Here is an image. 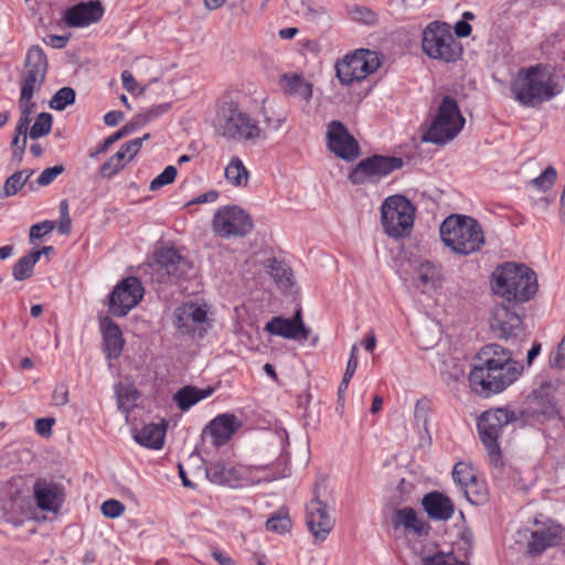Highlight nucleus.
Wrapping results in <instances>:
<instances>
[{
    "label": "nucleus",
    "mask_w": 565,
    "mask_h": 565,
    "mask_svg": "<svg viewBox=\"0 0 565 565\" xmlns=\"http://www.w3.org/2000/svg\"><path fill=\"white\" fill-rule=\"evenodd\" d=\"M70 39H71L70 34H65V35L52 34V35L47 36V40H45V42L55 49H63L68 43Z\"/></svg>",
    "instance_id": "nucleus-58"
},
{
    "label": "nucleus",
    "mask_w": 565,
    "mask_h": 565,
    "mask_svg": "<svg viewBox=\"0 0 565 565\" xmlns=\"http://www.w3.org/2000/svg\"><path fill=\"white\" fill-rule=\"evenodd\" d=\"M206 477L213 483L230 487H236L241 479L238 470L223 461L212 462L206 468Z\"/></svg>",
    "instance_id": "nucleus-29"
},
{
    "label": "nucleus",
    "mask_w": 565,
    "mask_h": 565,
    "mask_svg": "<svg viewBox=\"0 0 565 565\" xmlns=\"http://www.w3.org/2000/svg\"><path fill=\"white\" fill-rule=\"evenodd\" d=\"M431 411V402L428 398H420L416 402L414 416L416 423L428 431L429 413Z\"/></svg>",
    "instance_id": "nucleus-42"
},
{
    "label": "nucleus",
    "mask_w": 565,
    "mask_h": 565,
    "mask_svg": "<svg viewBox=\"0 0 565 565\" xmlns=\"http://www.w3.org/2000/svg\"><path fill=\"white\" fill-rule=\"evenodd\" d=\"M166 436V428L161 424L150 423L145 425L140 430L136 431L134 439L140 446L149 449H161Z\"/></svg>",
    "instance_id": "nucleus-28"
},
{
    "label": "nucleus",
    "mask_w": 565,
    "mask_h": 565,
    "mask_svg": "<svg viewBox=\"0 0 565 565\" xmlns=\"http://www.w3.org/2000/svg\"><path fill=\"white\" fill-rule=\"evenodd\" d=\"M212 557L220 564V565H236L235 564V561L230 557L226 553L220 551V550H214L212 552Z\"/></svg>",
    "instance_id": "nucleus-62"
},
{
    "label": "nucleus",
    "mask_w": 565,
    "mask_h": 565,
    "mask_svg": "<svg viewBox=\"0 0 565 565\" xmlns=\"http://www.w3.org/2000/svg\"><path fill=\"white\" fill-rule=\"evenodd\" d=\"M53 117L49 113H41L35 122L32 125L29 131V136L31 139H38L44 137L50 134L52 128Z\"/></svg>",
    "instance_id": "nucleus-41"
},
{
    "label": "nucleus",
    "mask_w": 565,
    "mask_h": 565,
    "mask_svg": "<svg viewBox=\"0 0 565 565\" xmlns=\"http://www.w3.org/2000/svg\"><path fill=\"white\" fill-rule=\"evenodd\" d=\"M350 14L353 20L365 24H372L376 21V14L366 7L356 6L351 9Z\"/></svg>",
    "instance_id": "nucleus-48"
},
{
    "label": "nucleus",
    "mask_w": 565,
    "mask_h": 565,
    "mask_svg": "<svg viewBox=\"0 0 565 565\" xmlns=\"http://www.w3.org/2000/svg\"><path fill=\"white\" fill-rule=\"evenodd\" d=\"M64 170L62 164L44 169L36 180L38 185L45 186L51 184Z\"/></svg>",
    "instance_id": "nucleus-47"
},
{
    "label": "nucleus",
    "mask_w": 565,
    "mask_h": 565,
    "mask_svg": "<svg viewBox=\"0 0 565 565\" xmlns=\"http://www.w3.org/2000/svg\"><path fill=\"white\" fill-rule=\"evenodd\" d=\"M206 311L202 307L191 303L185 305L177 315L174 326L179 330L193 335L198 332V335L203 338L206 330L202 327L196 328L194 324L202 326L203 323H206Z\"/></svg>",
    "instance_id": "nucleus-23"
},
{
    "label": "nucleus",
    "mask_w": 565,
    "mask_h": 565,
    "mask_svg": "<svg viewBox=\"0 0 565 565\" xmlns=\"http://www.w3.org/2000/svg\"><path fill=\"white\" fill-rule=\"evenodd\" d=\"M241 426L242 423L234 414L225 413L212 419L204 428L203 434H209L215 446H223Z\"/></svg>",
    "instance_id": "nucleus-22"
},
{
    "label": "nucleus",
    "mask_w": 565,
    "mask_h": 565,
    "mask_svg": "<svg viewBox=\"0 0 565 565\" xmlns=\"http://www.w3.org/2000/svg\"><path fill=\"white\" fill-rule=\"evenodd\" d=\"M306 512V523L315 540L326 541L334 526V521L329 515L326 504L319 499H313L307 504Z\"/></svg>",
    "instance_id": "nucleus-19"
},
{
    "label": "nucleus",
    "mask_w": 565,
    "mask_h": 565,
    "mask_svg": "<svg viewBox=\"0 0 565 565\" xmlns=\"http://www.w3.org/2000/svg\"><path fill=\"white\" fill-rule=\"evenodd\" d=\"M226 180L235 186H246L249 179V172L243 161L234 157L225 168Z\"/></svg>",
    "instance_id": "nucleus-34"
},
{
    "label": "nucleus",
    "mask_w": 565,
    "mask_h": 565,
    "mask_svg": "<svg viewBox=\"0 0 565 565\" xmlns=\"http://www.w3.org/2000/svg\"><path fill=\"white\" fill-rule=\"evenodd\" d=\"M213 392L214 390L212 387L202 390L185 385L173 394L172 399L182 412H185L200 401L209 397Z\"/></svg>",
    "instance_id": "nucleus-30"
},
{
    "label": "nucleus",
    "mask_w": 565,
    "mask_h": 565,
    "mask_svg": "<svg viewBox=\"0 0 565 565\" xmlns=\"http://www.w3.org/2000/svg\"><path fill=\"white\" fill-rule=\"evenodd\" d=\"M423 565H468L465 562L457 559V557L449 553H437L424 558Z\"/></svg>",
    "instance_id": "nucleus-46"
},
{
    "label": "nucleus",
    "mask_w": 565,
    "mask_h": 565,
    "mask_svg": "<svg viewBox=\"0 0 565 565\" xmlns=\"http://www.w3.org/2000/svg\"><path fill=\"white\" fill-rule=\"evenodd\" d=\"M30 121L31 119L29 117L20 116L19 118L18 125L15 127V132H18V135H22V138L26 137Z\"/></svg>",
    "instance_id": "nucleus-64"
},
{
    "label": "nucleus",
    "mask_w": 565,
    "mask_h": 565,
    "mask_svg": "<svg viewBox=\"0 0 565 565\" xmlns=\"http://www.w3.org/2000/svg\"><path fill=\"white\" fill-rule=\"evenodd\" d=\"M52 401L55 405H65L68 402V391L65 385H57L53 392Z\"/></svg>",
    "instance_id": "nucleus-55"
},
{
    "label": "nucleus",
    "mask_w": 565,
    "mask_h": 565,
    "mask_svg": "<svg viewBox=\"0 0 565 565\" xmlns=\"http://www.w3.org/2000/svg\"><path fill=\"white\" fill-rule=\"evenodd\" d=\"M177 173L178 171L174 166L166 167V169L150 182L149 190L157 191L163 185L172 183L177 177Z\"/></svg>",
    "instance_id": "nucleus-44"
},
{
    "label": "nucleus",
    "mask_w": 565,
    "mask_h": 565,
    "mask_svg": "<svg viewBox=\"0 0 565 565\" xmlns=\"http://www.w3.org/2000/svg\"><path fill=\"white\" fill-rule=\"evenodd\" d=\"M492 290L508 302L529 301L537 291L536 274L523 264L505 263L492 274Z\"/></svg>",
    "instance_id": "nucleus-5"
},
{
    "label": "nucleus",
    "mask_w": 565,
    "mask_h": 565,
    "mask_svg": "<svg viewBox=\"0 0 565 565\" xmlns=\"http://www.w3.org/2000/svg\"><path fill=\"white\" fill-rule=\"evenodd\" d=\"M422 47L429 57L446 63L457 61L462 53L461 44L448 25L438 21L429 23L423 31Z\"/></svg>",
    "instance_id": "nucleus-10"
},
{
    "label": "nucleus",
    "mask_w": 565,
    "mask_h": 565,
    "mask_svg": "<svg viewBox=\"0 0 565 565\" xmlns=\"http://www.w3.org/2000/svg\"><path fill=\"white\" fill-rule=\"evenodd\" d=\"M466 119L462 116L457 100L451 96H445L429 125L423 135V141L435 145H445L455 139L465 126Z\"/></svg>",
    "instance_id": "nucleus-8"
},
{
    "label": "nucleus",
    "mask_w": 565,
    "mask_h": 565,
    "mask_svg": "<svg viewBox=\"0 0 565 565\" xmlns=\"http://www.w3.org/2000/svg\"><path fill=\"white\" fill-rule=\"evenodd\" d=\"M218 198V192L215 190L207 191L203 194L196 196L191 203L193 204H203L207 202H215Z\"/></svg>",
    "instance_id": "nucleus-61"
},
{
    "label": "nucleus",
    "mask_w": 565,
    "mask_h": 565,
    "mask_svg": "<svg viewBox=\"0 0 565 565\" xmlns=\"http://www.w3.org/2000/svg\"><path fill=\"white\" fill-rule=\"evenodd\" d=\"M104 7L99 1L79 2L65 10L63 20L70 28H83L102 20Z\"/></svg>",
    "instance_id": "nucleus-20"
},
{
    "label": "nucleus",
    "mask_w": 565,
    "mask_h": 565,
    "mask_svg": "<svg viewBox=\"0 0 565 565\" xmlns=\"http://www.w3.org/2000/svg\"><path fill=\"white\" fill-rule=\"evenodd\" d=\"M254 227L249 214L237 205H226L217 209L213 216L212 228L222 238L244 237Z\"/></svg>",
    "instance_id": "nucleus-13"
},
{
    "label": "nucleus",
    "mask_w": 565,
    "mask_h": 565,
    "mask_svg": "<svg viewBox=\"0 0 565 565\" xmlns=\"http://www.w3.org/2000/svg\"><path fill=\"white\" fill-rule=\"evenodd\" d=\"M55 227V224L53 221H44L38 224H34L30 228V239H39L42 236L49 234L52 232Z\"/></svg>",
    "instance_id": "nucleus-51"
},
{
    "label": "nucleus",
    "mask_w": 565,
    "mask_h": 565,
    "mask_svg": "<svg viewBox=\"0 0 565 565\" xmlns=\"http://www.w3.org/2000/svg\"><path fill=\"white\" fill-rule=\"evenodd\" d=\"M403 167V159L393 156L373 154L361 160L349 173L353 184L377 183Z\"/></svg>",
    "instance_id": "nucleus-12"
},
{
    "label": "nucleus",
    "mask_w": 565,
    "mask_h": 565,
    "mask_svg": "<svg viewBox=\"0 0 565 565\" xmlns=\"http://www.w3.org/2000/svg\"><path fill=\"white\" fill-rule=\"evenodd\" d=\"M455 33L458 38H466L471 33V25L467 21H458L455 24Z\"/></svg>",
    "instance_id": "nucleus-63"
},
{
    "label": "nucleus",
    "mask_w": 565,
    "mask_h": 565,
    "mask_svg": "<svg viewBox=\"0 0 565 565\" xmlns=\"http://www.w3.org/2000/svg\"><path fill=\"white\" fill-rule=\"evenodd\" d=\"M392 523L394 529L403 526L406 532L418 536L427 535L429 530V526L418 518L417 512L408 507L395 510Z\"/></svg>",
    "instance_id": "nucleus-27"
},
{
    "label": "nucleus",
    "mask_w": 565,
    "mask_h": 565,
    "mask_svg": "<svg viewBox=\"0 0 565 565\" xmlns=\"http://www.w3.org/2000/svg\"><path fill=\"white\" fill-rule=\"evenodd\" d=\"M121 81H122L124 87L129 93H134L138 87V83L136 82L135 77L132 76V74L129 71H124L121 73Z\"/></svg>",
    "instance_id": "nucleus-59"
},
{
    "label": "nucleus",
    "mask_w": 565,
    "mask_h": 565,
    "mask_svg": "<svg viewBox=\"0 0 565 565\" xmlns=\"http://www.w3.org/2000/svg\"><path fill=\"white\" fill-rule=\"evenodd\" d=\"M557 178L556 169L552 166L547 167L537 178L532 180V184L541 191L550 190Z\"/></svg>",
    "instance_id": "nucleus-43"
},
{
    "label": "nucleus",
    "mask_w": 565,
    "mask_h": 565,
    "mask_svg": "<svg viewBox=\"0 0 565 565\" xmlns=\"http://www.w3.org/2000/svg\"><path fill=\"white\" fill-rule=\"evenodd\" d=\"M127 136L125 129H119L103 140L95 149H90L89 157L96 159L100 153L107 151L115 142Z\"/></svg>",
    "instance_id": "nucleus-45"
},
{
    "label": "nucleus",
    "mask_w": 565,
    "mask_h": 565,
    "mask_svg": "<svg viewBox=\"0 0 565 565\" xmlns=\"http://www.w3.org/2000/svg\"><path fill=\"white\" fill-rule=\"evenodd\" d=\"M380 67V60L375 52L360 50L335 64L337 77L343 85L360 82Z\"/></svg>",
    "instance_id": "nucleus-14"
},
{
    "label": "nucleus",
    "mask_w": 565,
    "mask_h": 565,
    "mask_svg": "<svg viewBox=\"0 0 565 565\" xmlns=\"http://www.w3.org/2000/svg\"><path fill=\"white\" fill-rule=\"evenodd\" d=\"M439 234L445 246L458 255H470L478 252L484 244L481 225L471 216L451 214L447 216Z\"/></svg>",
    "instance_id": "nucleus-6"
},
{
    "label": "nucleus",
    "mask_w": 565,
    "mask_h": 565,
    "mask_svg": "<svg viewBox=\"0 0 565 565\" xmlns=\"http://www.w3.org/2000/svg\"><path fill=\"white\" fill-rule=\"evenodd\" d=\"M562 92L563 85L559 77L542 64L520 68L511 83V93L514 99L526 107L539 106Z\"/></svg>",
    "instance_id": "nucleus-2"
},
{
    "label": "nucleus",
    "mask_w": 565,
    "mask_h": 565,
    "mask_svg": "<svg viewBox=\"0 0 565 565\" xmlns=\"http://www.w3.org/2000/svg\"><path fill=\"white\" fill-rule=\"evenodd\" d=\"M102 512L107 518L116 519L125 512V505L117 500L109 499L102 504Z\"/></svg>",
    "instance_id": "nucleus-50"
},
{
    "label": "nucleus",
    "mask_w": 565,
    "mask_h": 565,
    "mask_svg": "<svg viewBox=\"0 0 565 565\" xmlns=\"http://www.w3.org/2000/svg\"><path fill=\"white\" fill-rule=\"evenodd\" d=\"M269 274L280 288L288 289L292 286L291 269L276 258L270 259Z\"/></svg>",
    "instance_id": "nucleus-36"
},
{
    "label": "nucleus",
    "mask_w": 565,
    "mask_h": 565,
    "mask_svg": "<svg viewBox=\"0 0 565 565\" xmlns=\"http://www.w3.org/2000/svg\"><path fill=\"white\" fill-rule=\"evenodd\" d=\"M49 68L47 57L39 45L26 52L24 68L21 73L19 108L22 117L31 116L35 104L31 100L34 93L42 87Z\"/></svg>",
    "instance_id": "nucleus-7"
},
{
    "label": "nucleus",
    "mask_w": 565,
    "mask_h": 565,
    "mask_svg": "<svg viewBox=\"0 0 565 565\" xmlns=\"http://www.w3.org/2000/svg\"><path fill=\"white\" fill-rule=\"evenodd\" d=\"M40 259V253H29L21 257L13 267L12 275L18 281L25 280L33 275V268Z\"/></svg>",
    "instance_id": "nucleus-35"
},
{
    "label": "nucleus",
    "mask_w": 565,
    "mask_h": 565,
    "mask_svg": "<svg viewBox=\"0 0 565 565\" xmlns=\"http://www.w3.org/2000/svg\"><path fill=\"white\" fill-rule=\"evenodd\" d=\"M152 280L159 284H173L188 277L192 265L174 248H162L154 253L148 264Z\"/></svg>",
    "instance_id": "nucleus-11"
},
{
    "label": "nucleus",
    "mask_w": 565,
    "mask_h": 565,
    "mask_svg": "<svg viewBox=\"0 0 565 565\" xmlns=\"http://www.w3.org/2000/svg\"><path fill=\"white\" fill-rule=\"evenodd\" d=\"M516 419H519L518 415L507 408L486 411L478 418L477 427L480 440L487 449L490 465L495 469H501L504 466L501 446L510 441Z\"/></svg>",
    "instance_id": "nucleus-4"
},
{
    "label": "nucleus",
    "mask_w": 565,
    "mask_h": 565,
    "mask_svg": "<svg viewBox=\"0 0 565 565\" xmlns=\"http://www.w3.org/2000/svg\"><path fill=\"white\" fill-rule=\"evenodd\" d=\"M296 326V328L302 333V339H308L310 330L305 326L302 321L301 309H298L294 317L289 319Z\"/></svg>",
    "instance_id": "nucleus-57"
},
{
    "label": "nucleus",
    "mask_w": 565,
    "mask_h": 565,
    "mask_svg": "<svg viewBox=\"0 0 565 565\" xmlns=\"http://www.w3.org/2000/svg\"><path fill=\"white\" fill-rule=\"evenodd\" d=\"M34 173L32 169H23L21 171H17L12 175H10L3 185V195L12 196L19 192L26 184L28 180Z\"/></svg>",
    "instance_id": "nucleus-37"
},
{
    "label": "nucleus",
    "mask_w": 565,
    "mask_h": 565,
    "mask_svg": "<svg viewBox=\"0 0 565 565\" xmlns=\"http://www.w3.org/2000/svg\"><path fill=\"white\" fill-rule=\"evenodd\" d=\"M118 407L128 413L131 411L139 397L138 391L131 385L119 386L116 390Z\"/></svg>",
    "instance_id": "nucleus-38"
},
{
    "label": "nucleus",
    "mask_w": 565,
    "mask_h": 565,
    "mask_svg": "<svg viewBox=\"0 0 565 565\" xmlns=\"http://www.w3.org/2000/svg\"><path fill=\"white\" fill-rule=\"evenodd\" d=\"M478 360L480 364L470 371L469 383L472 391L483 397L503 392L523 372L513 353L495 343L483 347Z\"/></svg>",
    "instance_id": "nucleus-1"
},
{
    "label": "nucleus",
    "mask_w": 565,
    "mask_h": 565,
    "mask_svg": "<svg viewBox=\"0 0 565 565\" xmlns=\"http://www.w3.org/2000/svg\"><path fill=\"white\" fill-rule=\"evenodd\" d=\"M75 90L72 87L60 88L50 100V107L55 110H64L75 102Z\"/></svg>",
    "instance_id": "nucleus-39"
},
{
    "label": "nucleus",
    "mask_w": 565,
    "mask_h": 565,
    "mask_svg": "<svg viewBox=\"0 0 565 565\" xmlns=\"http://www.w3.org/2000/svg\"><path fill=\"white\" fill-rule=\"evenodd\" d=\"M422 505L427 515L436 521H447L455 512L452 501L439 491H431L424 495Z\"/></svg>",
    "instance_id": "nucleus-25"
},
{
    "label": "nucleus",
    "mask_w": 565,
    "mask_h": 565,
    "mask_svg": "<svg viewBox=\"0 0 565 565\" xmlns=\"http://www.w3.org/2000/svg\"><path fill=\"white\" fill-rule=\"evenodd\" d=\"M99 324L104 337L106 356L117 359L121 354L125 344L120 328L109 317H102Z\"/></svg>",
    "instance_id": "nucleus-26"
},
{
    "label": "nucleus",
    "mask_w": 565,
    "mask_h": 565,
    "mask_svg": "<svg viewBox=\"0 0 565 565\" xmlns=\"http://www.w3.org/2000/svg\"><path fill=\"white\" fill-rule=\"evenodd\" d=\"M215 127L222 137L237 142L256 145L267 138L259 122L231 96H224L218 102Z\"/></svg>",
    "instance_id": "nucleus-3"
},
{
    "label": "nucleus",
    "mask_w": 565,
    "mask_h": 565,
    "mask_svg": "<svg viewBox=\"0 0 565 565\" xmlns=\"http://www.w3.org/2000/svg\"><path fill=\"white\" fill-rule=\"evenodd\" d=\"M141 145L142 139L139 138L131 139L122 145L125 151H127V154H129L127 161H130L139 152Z\"/></svg>",
    "instance_id": "nucleus-56"
},
{
    "label": "nucleus",
    "mask_w": 565,
    "mask_h": 565,
    "mask_svg": "<svg viewBox=\"0 0 565 565\" xmlns=\"http://www.w3.org/2000/svg\"><path fill=\"white\" fill-rule=\"evenodd\" d=\"M54 423L55 420L53 418H40L35 422V430L43 437L50 436Z\"/></svg>",
    "instance_id": "nucleus-54"
},
{
    "label": "nucleus",
    "mask_w": 565,
    "mask_h": 565,
    "mask_svg": "<svg viewBox=\"0 0 565 565\" xmlns=\"http://www.w3.org/2000/svg\"><path fill=\"white\" fill-rule=\"evenodd\" d=\"M126 163H117V161H113V158H109L106 162H104L99 168V174L103 178L110 179L115 174H117L120 170L125 168Z\"/></svg>",
    "instance_id": "nucleus-52"
},
{
    "label": "nucleus",
    "mask_w": 565,
    "mask_h": 565,
    "mask_svg": "<svg viewBox=\"0 0 565 565\" xmlns=\"http://www.w3.org/2000/svg\"><path fill=\"white\" fill-rule=\"evenodd\" d=\"M550 365L554 369L565 367L564 340L557 345V349L550 354Z\"/></svg>",
    "instance_id": "nucleus-53"
},
{
    "label": "nucleus",
    "mask_w": 565,
    "mask_h": 565,
    "mask_svg": "<svg viewBox=\"0 0 565 565\" xmlns=\"http://www.w3.org/2000/svg\"><path fill=\"white\" fill-rule=\"evenodd\" d=\"M265 331L285 339L303 340L302 333L296 328L292 321L282 317H274L268 321L265 326Z\"/></svg>",
    "instance_id": "nucleus-32"
},
{
    "label": "nucleus",
    "mask_w": 565,
    "mask_h": 565,
    "mask_svg": "<svg viewBox=\"0 0 565 565\" xmlns=\"http://www.w3.org/2000/svg\"><path fill=\"white\" fill-rule=\"evenodd\" d=\"M291 527V520L286 511H278L266 521V529L275 533H286Z\"/></svg>",
    "instance_id": "nucleus-40"
},
{
    "label": "nucleus",
    "mask_w": 565,
    "mask_h": 565,
    "mask_svg": "<svg viewBox=\"0 0 565 565\" xmlns=\"http://www.w3.org/2000/svg\"><path fill=\"white\" fill-rule=\"evenodd\" d=\"M169 109H170L169 103L153 106V107L149 108L148 110H146L145 113L139 114V122L148 124L151 120H154L156 118H158L159 116L166 114Z\"/></svg>",
    "instance_id": "nucleus-49"
},
{
    "label": "nucleus",
    "mask_w": 565,
    "mask_h": 565,
    "mask_svg": "<svg viewBox=\"0 0 565 565\" xmlns=\"http://www.w3.org/2000/svg\"><path fill=\"white\" fill-rule=\"evenodd\" d=\"M562 540L563 527L561 525H551L532 531L526 545V553L532 557L540 556L547 548L557 546Z\"/></svg>",
    "instance_id": "nucleus-21"
},
{
    "label": "nucleus",
    "mask_w": 565,
    "mask_h": 565,
    "mask_svg": "<svg viewBox=\"0 0 565 565\" xmlns=\"http://www.w3.org/2000/svg\"><path fill=\"white\" fill-rule=\"evenodd\" d=\"M34 498L40 510L57 512L63 502V488L56 483L38 480L34 484Z\"/></svg>",
    "instance_id": "nucleus-24"
},
{
    "label": "nucleus",
    "mask_w": 565,
    "mask_h": 565,
    "mask_svg": "<svg viewBox=\"0 0 565 565\" xmlns=\"http://www.w3.org/2000/svg\"><path fill=\"white\" fill-rule=\"evenodd\" d=\"M326 137L328 149L338 158L353 161L360 156L359 142L340 120L328 124Z\"/></svg>",
    "instance_id": "nucleus-17"
},
{
    "label": "nucleus",
    "mask_w": 565,
    "mask_h": 565,
    "mask_svg": "<svg viewBox=\"0 0 565 565\" xmlns=\"http://www.w3.org/2000/svg\"><path fill=\"white\" fill-rule=\"evenodd\" d=\"M558 415L554 395L550 385H542L534 390L526 398L525 405L519 412L518 418L525 424L544 423Z\"/></svg>",
    "instance_id": "nucleus-15"
},
{
    "label": "nucleus",
    "mask_w": 565,
    "mask_h": 565,
    "mask_svg": "<svg viewBox=\"0 0 565 565\" xmlns=\"http://www.w3.org/2000/svg\"><path fill=\"white\" fill-rule=\"evenodd\" d=\"M124 119V114L119 110H111L108 111L104 117V122L109 126L114 127L118 125Z\"/></svg>",
    "instance_id": "nucleus-60"
},
{
    "label": "nucleus",
    "mask_w": 565,
    "mask_h": 565,
    "mask_svg": "<svg viewBox=\"0 0 565 565\" xmlns=\"http://www.w3.org/2000/svg\"><path fill=\"white\" fill-rule=\"evenodd\" d=\"M280 82L286 94L298 96L306 102L311 99L312 85L306 82L300 75L284 74Z\"/></svg>",
    "instance_id": "nucleus-31"
},
{
    "label": "nucleus",
    "mask_w": 565,
    "mask_h": 565,
    "mask_svg": "<svg viewBox=\"0 0 565 565\" xmlns=\"http://www.w3.org/2000/svg\"><path fill=\"white\" fill-rule=\"evenodd\" d=\"M522 317L505 305H497L490 318V329L497 338L511 339L522 330Z\"/></svg>",
    "instance_id": "nucleus-18"
},
{
    "label": "nucleus",
    "mask_w": 565,
    "mask_h": 565,
    "mask_svg": "<svg viewBox=\"0 0 565 565\" xmlns=\"http://www.w3.org/2000/svg\"><path fill=\"white\" fill-rule=\"evenodd\" d=\"M452 478L462 488L467 499L472 501L473 499L470 497L473 493L471 488L478 486V479L472 468L463 462H458L454 467Z\"/></svg>",
    "instance_id": "nucleus-33"
},
{
    "label": "nucleus",
    "mask_w": 565,
    "mask_h": 565,
    "mask_svg": "<svg viewBox=\"0 0 565 565\" xmlns=\"http://www.w3.org/2000/svg\"><path fill=\"white\" fill-rule=\"evenodd\" d=\"M416 207L402 194L386 198L381 206V223L384 233L392 238L409 236L415 221Z\"/></svg>",
    "instance_id": "nucleus-9"
},
{
    "label": "nucleus",
    "mask_w": 565,
    "mask_h": 565,
    "mask_svg": "<svg viewBox=\"0 0 565 565\" xmlns=\"http://www.w3.org/2000/svg\"><path fill=\"white\" fill-rule=\"evenodd\" d=\"M143 294L145 289L137 277L122 279L109 295V313L114 317H125L141 301Z\"/></svg>",
    "instance_id": "nucleus-16"
}]
</instances>
